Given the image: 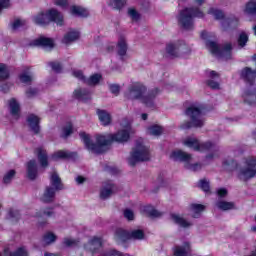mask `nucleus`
Returning <instances> with one entry per match:
<instances>
[{"label":"nucleus","instance_id":"obj_1","mask_svg":"<svg viewBox=\"0 0 256 256\" xmlns=\"http://www.w3.org/2000/svg\"><path fill=\"white\" fill-rule=\"evenodd\" d=\"M121 127L122 129L116 134L97 135V144L92 143L91 136L85 132L80 133V139H82L85 147L89 151H92V153H104L105 148L108 145H111V143H125V141L129 140V135L133 133V129H131V121L124 119L121 122Z\"/></svg>","mask_w":256,"mask_h":256},{"label":"nucleus","instance_id":"obj_2","mask_svg":"<svg viewBox=\"0 0 256 256\" xmlns=\"http://www.w3.org/2000/svg\"><path fill=\"white\" fill-rule=\"evenodd\" d=\"M145 86L141 83H134L132 86H130L127 97L128 99H140L146 107H153V101L155 100V97L157 95V90L155 92H146Z\"/></svg>","mask_w":256,"mask_h":256},{"label":"nucleus","instance_id":"obj_3","mask_svg":"<svg viewBox=\"0 0 256 256\" xmlns=\"http://www.w3.org/2000/svg\"><path fill=\"white\" fill-rule=\"evenodd\" d=\"M33 21L36 25H49V23L53 21V23H56L59 27H62L65 23L63 20V14L55 9H50L46 13H38L33 17Z\"/></svg>","mask_w":256,"mask_h":256},{"label":"nucleus","instance_id":"obj_4","mask_svg":"<svg viewBox=\"0 0 256 256\" xmlns=\"http://www.w3.org/2000/svg\"><path fill=\"white\" fill-rule=\"evenodd\" d=\"M186 115L190 117L191 122L182 124V129H191V127H203L205 123V118H203V113L201 112V106L198 104H192L186 110Z\"/></svg>","mask_w":256,"mask_h":256},{"label":"nucleus","instance_id":"obj_5","mask_svg":"<svg viewBox=\"0 0 256 256\" xmlns=\"http://www.w3.org/2000/svg\"><path fill=\"white\" fill-rule=\"evenodd\" d=\"M193 17L201 19L203 12L199 8L184 9L178 16V22L184 29H191L193 27Z\"/></svg>","mask_w":256,"mask_h":256},{"label":"nucleus","instance_id":"obj_6","mask_svg":"<svg viewBox=\"0 0 256 256\" xmlns=\"http://www.w3.org/2000/svg\"><path fill=\"white\" fill-rule=\"evenodd\" d=\"M150 157L149 148L145 147L143 143H137L128 158V163L132 166L137 165L139 161H149Z\"/></svg>","mask_w":256,"mask_h":256},{"label":"nucleus","instance_id":"obj_7","mask_svg":"<svg viewBox=\"0 0 256 256\" xmlns=\"http://www.w3.org/2000/svg\"><path fill=\"white\" fill-rule=\"evenodd\" d=\"M256 158L248 157L244 163V167L238 170L239 179L242 181H247V179H251V177H255L256 175Z\"/></svg>","mask_w":256,"mask_h":256},{"label":"nucleus","instance_id":"obj_8","mask_svg":"<svg viewBox=\"0 0 256 256\" xmlns=\"http://www.w3.org/2000/svg\"><path fill=\"white\" fill-rule=\"evenodd\" d=\"M187 53H191V50L187 45L181 44V42H170L166 45V55L168 57H185Z\"/></svg>","mask_w":256,"mask_h":256},{"label":"nucleus","instance_id":"obj_9","mask_svg":"<svg viewBox=\"0 0 256 256\" xmlns=\"http://www.w3.org/2000/svg\"><path fill=\"white\" fill-rule=\"evenodd\" d=\"M170 159H173V161H182L183 163H186L187 169H190L191 171H199V169H201V164H191V155L183 152L182 150L172 151L170 154Z\"/></svg>","mask_w":256,"mask_h":256},{"label":"nucleus","instance_id":"obj_10","mask_svg":"<svg viewBox=\"0 0 256 256\" xmlns=\"http://www.w3.org/2000/svg\"><path fill=\"white\" fill-rule=\"evenodd\" d=\"M183 145L189 147V149H193L194 151H216L215 145L211 142L200 143L199 140L194 137L184 139Z\"/></svg>","mask_w":256,"mask_h":256},{"label":"nucleus","instance_id":"obj_11","mask_svg":"<svg viewBox=\"0 0 256 256\" xmlns=\"http://www.w3.org/2000/svg\"><path fill=\"white\" fill-rule=\"evenodd\" d=\"M206 46L209 51H211L212 55H215L216 57H226V59L231 57V44H226L224 47H221L215 42L206 41Z\"/></svg>","mask_w":256,"mask_h":256},{"label":"nucleus","instance_id":"obj_12","mask_svg":"<svg viewBox=\"0 0 256 256\" xmlns=\"http://www.w3.org/2000/svg\"><path fill=\"white\" fill-rule=\"evenodd\" d=\"M116 237L117 239H120V241H127V239H143V237H145V234L142 230H134L129 233L128 231L119 229L116 232Z\"/></svg>","mask_w":256,"mask_h":256},{"label":"nucleus","instance_id":"obj_13","mask_svg":"<svg viewBox=\"0 0 256 256\" xmlns=\"http://www.w3.org/2000/svg\"><path fill=\"white\" fill-rule=\"evenodd\" d=\"M73 75H74V77H76V79L83 81L87 85H97V83H99L101 81V74H94L89 79H85L83 72H81L79 70H74Z\"/></svg>","mask_w":256,"mask_h":256},{"label":"nucleus","instance_id":"obj_14","mask_svg":"<svg viewBox=\"0 0 256 256\" xmlns=\"http://www.w3.org/2000/svg\"><path fill=\"white\" fill-rule=\"evenodd\" d=\"M33 45L43 47L44 49H53L55 42L51 38L41 36L33 42Z\"/></svg>","mask_w":256,"mask_h":256},{"label":"nucleus","instance_id":"obj_15","mask_svg":"<svg viewBox=\"0 0 256 256\" xmlns=\"http://www.w3.org/2000/svg\"><path fill=\"white\" fill-rule=\"evenodd\" d=\"M191 255V246L189 243H184L183 246H176L174 248V256H189Z\"/></svg>","mask_w":256,"mask_h":256},{"label":"nucleus","instance_id":"obj_16","mask_svg":"<svg viewBox=\"0 0 256 256\" xmlns=\"http://www.w3.org/2000/svg\"><path fill=\"white\" fill-rule=\"evenodd\" d=\"M70 13L71 15H74L75 17H88L89 16V10L86 8H83L81 6H71L70 7Z\"/></svg>","mask_w":256,"mask_h":256},{"label":"nucleus","instance_id":"obj_17","mask_svg":"<svg viewBox=\"0 0 256 256\" xmlns=\"http://www.w3.org/2000/svg\"><path fill=\"white\" fill-rule=\"evenodd\" d=\"M27 177L32 180L37 178V162L35 160H31L27 164Z\"/></svg>","mask_w":256,"mask_h":256},{"label":"nucleus","instance_id":"obj_18","mask_svg":"<svg viewBox=\"0 0 256 256\" xmlns=\"http://www.w3.org/2000/svg\"><path fill=\"white\" fill-rule=\"evenodd\" d=\"M115 191V186L112 182H108L103 186V189L101 190L100 197L102 199H107L108 197H111L113 195V192Z\"/></svg>","mask_w":256,"mask_h":256},{"label":"nucleus","instance_id":"obj_19","mask_svg":"<svg viewBox=\"0 0 256 256\" xmlns=\"http://www.w3.org/2000/svg\"><path fill=\"white\" fill-rule=\"evenodd\" d=\"M74 97L79 101H84V103H86V101L91 99V92L85 89H78L74 91Z\"/></svg>","mask_w":256,"mask_h":256},{"label":"nucleus","instance_id":"obj_20","mask_svg":"<svg viewBox=\"0 0 256 256\" xmlns=\"http://www.w3.org/2000/svg\"><path fill=\"white\" fill-rule=\"evenodd\" d=\"M171 219L176 225H179L180 227H191L193 225V222H189L185 220L183 217L179 216L178 214H171Z\"/></svg>","mask_w":256,"mask_h":256},{"label":"nucleus","instance_id":"obj_21","mask_svg":"<svg viewBox=\"0 0 256 256\" xmlns=\"http://www.w3.org/2000/svg\"><path fill=\"white\" fill-rule=\"evenodd\" d=\"M28 125L33 131V133H38L39 132V117L31 114L28 116Z\"/></svg>","mask_w":256,"mask_h":256},{"label":"nucleus","instance_id":"obj_22","mask_svg":"<svg viewBox=\"0 0 256 256\" xmlns=\"http://www.w3.org/2000/svg\"><path fill=\"white\" fill-rule=\"evenodd\" d=\"M242 99H244V103H248V105H253L256 103V91L247 90L243 93Z\"/></svg>","mask_w":256,"mask_h":256},{"label":"nucleus","instance_id":"obj_23","mask_svg":"<svg viewBox=\"0 0 256 256\" xmlns=\"http://www.w3.org/2000/svg\"><path fill=\"white\" fill-rule=\"evenodd\" d=\"M79 39V31L70 30L66 35H64L63 43L69 45V43H73V41H77Z\"/></svg>","mask_w":256,"mask_h":256},{"label":"nucleus","instance_id":"obj_24","mask_svg":"<svg viewBox=\"0 0 256 256\" xmlns=\"http://www.w3.org/2000/svg\"><path fill=\"white\" fill-rule=\"evenodd\" d=\"M205 211V206L201 204H192L190 206V213L194 219H197V217H201V213Z\"/></svg>","mask_w":256,"mask_h":256},{"label":"nucleus","instance_id":"obj_25","mask_svg":"<svg viewBox=\"0 0 256 256\" xmlns=\"http://www.w3.org/2000/svg\"><path fill=\"white\" fill-rule=\"evenodd\" d=\"M103 245V241L101 238L94 237L86 246V249H89L90 251H97V249H101V246Z\"/></svg>","mask_w":256,"mask_h":256},{"label":"nucleus","instance_id":"obj_26","mask_svg":"<svg viewBox=\"0 0 256 256\" xmlns=\"http://www.w3.org/2000/svg\"><path fill=\"white\" fill-rule=\"evenodd\" d=\"M117 51L120 57H125L127 53V41L124 37H120L117 44Z\"/></svg>","mask_w":256,"mask_h":256},{"label":"nucleus","instance_id":"obj_27","mask_svg":"<svg viewBox=\"0 0 256 256\" xmlns=\"http://www.w3.org/2000/svg\"><path fill=\"white\" fill-rule=\"evenodd\" d=\"M209 77L211 80L208 81V87H211V89H219V82H217L219 74L215 71H209Z\"/></svg>","mask_w":256,"mask_h":256},{"label":"nucleus","instance_id":"obj_28","mask_svg":"<svg viewBox=\"0 0 256 256\" xmlns=\"http://www.w3.org/2000/svg\"><path fill=\"white\" fill-rule=\"evenodd\" d=\"M241 77L244 81L251 82L256 77V71L251 70V68H244L241 72Z\"/></svg>","mask_w":256,"mask_h":256},{"label":"nucleus","instance_id":"obj_29","mask_svg":"<svg viewBox=\"0 0 256 256\" xmlns=\"http://www.w3.org/2000/svg\"><path fill=\"white\" fill-rule=\"evenodd\" d=\"M97 114L102 125H109L111 123V115L107 111L98 110Z\"/></svg>","mask_w":256,"mask_h":256},{"label":"nucleus","instance_id":"obj_30","mask_svg":"<svg viewBox=\"0 0 256 256\" xmlns=\"http://www.w3.org/2000/svg\"><path fill=\"white\" fill-rule=\"evenodd\" d=\"M55 199V189L54 188H46L43 196L42 201L44 203H51Z\"/></svg>","mask_w":256,"mask_h":256},{"label":"nucleus","instance_id":"obj_31","mask_svg":"<svg viewBox=\"0 0 256 256\" xmlns=\"http://www.w3.org/2000/svg\"><path fill=\"white\" fill-rule=\"evenodd\" d=\"M36 153L38 155V159L40 161L41 167H47L48 162H47V152L43 148H38L36 150Z\"/></svg>","mask_w":256,"mask_h":256},{"label":"nucleus","instance_id":"obj_32","mask_svg":"<svg viewBox=\"0 0 256 256\" xmlns=\"http://www.w3.org/2000/svg\"><path fill=\"white\" fill-rule=\"evenodd\" d=\"M141 211H143V213H146V215H148L149 217H159L161 215V213L155 210V208H153V206L151 205L142 206Z\"/></svg>","mask_w":256,"mask_h":256},{"label":"nucleus","instance_id":"obj_33","mask_svg":"<svg viewBox=\"0 0 256 256\" xmlns=\"http://www.w3.org/2000/svg\"><path fill=\"white\" fill-rule=\"evenodd\" d=\"M9 109H10V113L14 117L19 116V103L17 102V100H15V98H12L9 100Z\"/></svg>","mask_w":256,"mask_h":256},{"label":"nucleus","instance_id":"obj_34","mask_svg":"<svg viewBox=\"0 0 256 256\" xmlns=\"http://www.w3.org/2000/svg\"><path fill=\"white\" fill-rule=\"evenodd\" d=\"M51 185L56 191L63 189V184H61V178H59V175H57V173L55 172L51 175Z\"/></svg>","mask_w":256,"mask_h":256},{"label":"nucleus","instance_id":"obj_35","mask_svg":"<svg viewBox=\"0 0 256 256\" xmlns=\"http://www.w3.org/2000/svg\"><path fill=\"white\" fill-rule=\"evenodd\" d=\"M4 255L5 256H27V250L25 247L18 248V250L15 253H11L9 248L4 249Z\"/></svg>","mask_w":256,"mask_h":256},{"label":"nucleus","instance_id":"obj_36","mask_svg":"<svg viewBox=\"0 0 256 256\" xmlns=\"http://www.w3.org/2000/svg\"><path fill=\"white\" fill-rule=\"evenodd\" d=\"M248 15H256V0H250L244 9Z\"/></svg>","mask_w":256,"mask_h":256},{"label":"nucleus","instance_id":"obj_37","mask_svg":"<svg viewBox=\"0 0 256 256\" xmlns=\"http://www.w3.org/2000/svg\"><path fill=\"white\" fill-rule=\"evenodd\" d=\"M69 157H71V153L59 150L53 154L52 159L54 161H59V159H69Z\"/></svg>","mask_w":256,"mask_h":256},{"label":"nucleus","instance_id":"obj_38","mask_svg":"<svg viewBox=\"0 0 256 256\" xmlns=\"http://www.w3.org/2000/svg\"><path fill=\"white\" fill-rule=\"evenodd\" d=\"M216 205L218 209H221L222 211H229L231 209H235V204L232 202L219 201Z\"/></svg>","mask_w":256,"mask_h":256},{"label":"nucleus","instance_id":"obj_39","mask_svg":"<svg viewBox=\"0 0 256 256\" xmlns=\"http://www.w3.org/2000/svg\"><path fill=\"white\" fill-rule=\"evenodd\" d=\"M20 81H21V83H31V81H33V75H31V72L29 71V68H27L20 75Z\"/></svg>","mask_w":256,"mask_h":256},{"label":"nucleus","instance_id":"obj_40","mask_svg":"<svg viewBox=\"0 0 256 256\" xmlns=\"http://www.w3.org/2000/svg\"><path fill=\"white\" fill-rule=\"evenodd\" d=\"M149 135H154L155 137L161 135L163 133V127L159 125H152L148 128Z\"/></svg>","mask_w":256,"mask_h":256},{"label":"nucleus","instance_id":"obj_41","mask_svg":"<svg viewBox=\"0 0 256 256\" xmlns=\"http://www.w3.org/2000/svg\"><path fill=\"white\" fill-rule=\"evenodd\" d=\"M56 239H57V236H55V234H53L52 232H47L43 237V242L46 245H49L53 243Z\"/></svg>","mask_w":256,"mask_h":256},{"label":"nucleus","instance_id":"obj_42","mask_svg":"<svg viewBox=\"0 0 256 256\" xmlns=\"http://www.w3.org/2000/svg\"><path fill=\"white\" fill-rule=\"evenodd\" d=\"M9 77V68L5 64H0V81Z\"/></svg>","mask_w":256,"mask_h":256},{"label":"nucleus","instance_id":"obj_43","mask_svg":"<svg viewBox=\"0 0 256 256\" xmlns=\"http://www.w3.org/2000/svg\"><path fill=\"white\" fill-rule=\"evenodd\" d=\"M209 15H213V17H215V19H223L225 17V14H223V12L221 10L215 9V8H211L208 11Z\"/></svg>","mask_w":256,"mask_h":256},{"label":"nucleus","instance_id":"obj_44","mask_svg":"<svg viewBox=\"0 0 256 256\" xmlns=\"http://www.w3.org/2000/svg\"><path fill=\"white\" fill-rule=\"evenodd\" d=\"M249 41V36L245 32H242L238 38V45L240 47H245V44Z\"/></svg>","mask_w":256,"mask_h":256},{"label":"nucleus","instance_id":"obj_45","mask_svg":"<svg viewBox=\"0 0 256 256\" xmlns=\"http://www.w3.org/2000/svg\"><path fill=\"white\" fill-rule=\"evenodd\" d=\"M126 0H110V5L114 7V9H121L124 7Z\"/></svg>","mask_w":256,"mask_h":256},{"label":"nucleus","instance_id":"obj_46","mask_svg":"<svg viewBox=\"0 0 256 256\" xmlns=\"http://www.w3.org/2000/svg\"><path fill=\"white\" fill-rule=\"evenodd\" d=\"M128 15L131 17L132 21H139L140 15L139 12L135 10V8H130L128 10Z\"/></svg>","mask_w":256,"mask_h":256},{"label":"nucleus","instance_id":"obj_47","mask_svg":"<svg viewBox=\"0 0 256 256\" xmlns=\"http://www.w3.org/2000/svg\"><path fill=\"white\" fill-rule=\"evenodd\" d=\"M72 133H73V125L71 123H68L63 128L62 137H69V135Z\"/></svg>","mask_w":256,"mask_h":256},{"label":"nucleus","instance_id":"obj_48","mask_svg":"<svg viewBox=\"0 0 256 256\" xmlns=\"http://www.w3.org/2000/svg\"><path fill=\"white\" fill-rule=\"evenodd\" d=\"M199 187L205 193H209V182L206 179L200 180Z\"/></svg>","mask_w":256,"mask_h":256},{"label":"nucleus","instance_id":"obj_49","mask_svg":"<svg viewBox=\"0 0 256 256\" xmlns=\"http://www.w3.org/2000/svg\"><path fill=\"white\" fill-rule=\"evenodd\" d=\"M23 25H25V20L16 19V20L12 23V29H13L14 31H17V29H20V27H23Z\"/></svg>","mask_w":256,"mask_h":256},{"label":"nucleus","instance_id":"obj_50","mask_svg":"<svg viewBox=\"0 0 256 256\" xmlns=\"http://www.w3.org/2000/svg\"><path fill=\"white\" fill-rule=\"evenodd\" d=\"M223 25H229V27H233L237 25V18H227L223 21Z\"/></svg>","mask_w":256,"mask_h":256},{"label":"nucleus","instance_id":"obj_51","mask_svg":"<svg viewBox=\"0 0 256 256\" xmlns=\"http://www.w3.org/2000/svg\"><path fill=\"white\" fill-rule=\"evenodd\" d=\"M15 177V170H10L5 176H4V183H10L11 179Z\"/></svg>","mask_w":256,"mask_h":256},{"label":"nucleus","instance_id":"obj_52","mask_svg":"<svg viewBox=\"0 0 256 256\" xmlns=\"http://www.w3.org/2000/svg\"><path fill=\"white\" fill-rule=\"evenodd\" d=\"M124 217L125 219H128V221H133V219H135V214L131 210L126 209L124 210Z\"/></svg>","mask_w":256,"mask_h":256},{"label":"nucleus","instance_id":"obj_53","mask_svg":"<svg viewBox=\"0 0 256 256\" xmlns=\"http://www.w3.org/2000/svg\"><path fill=\"white\" fill-rule=\"evenodd\" d=\"M54 5H57L58 7H61L62 9H66L68 2H67V0H54Z\"/></svg>","mask_w":256,"mask_h":256},{"label":"nucleus","instance_id":"obj_54","mask_svg":"<svg viewBox=\"0 0 256 256\" xmlns=\"http://www.w3.org/2000/svg\"><path fill=\"white\" fill-rule=\"evenodd\" d=\"M50 66L52 67V71H55V73L61 72V64L58 62H50Z\"/></svg>","mask_w":256,"mask_h":256},{"label":"nucleus","instance_id":"obj_55","mask_svg":"<svg viewBox=\"0 0 256 256\" xmlns=\"http://www.w3.org/2000/svg\"><path fill=\"white\" fill-rule=\"evenodd\" d=\"M64 245H65L66 247H75V245H77V241H75V240H73V239H71V238H66V239L64 240Z\"/></svg>","mask_w":256,"mask_h":256},{"label":"nucleus","instance_id":"obj_56","mask_svg":"<svg viewBox=\"0 0 256 256\" xmlns=\"http://www.w3.org/2000/svg\"><path fill=\"white\" fill-rule=\"evenodd\" d=\"M101 256H127V255H123V253L112 250L106 254H102Z\"/></svg>","mask_w":256,"mask_h":256},{"label":"nucleus","instance_id":"obj_57","mask_svg":"<svg viewBox=\"0 0 256 256\" xmlns=\"http://www.w3.org/2000/svg\"><path fill=\"white\" fill-rule=\"evenodd\" d=\"M9 5H11L10 0H0V11L2 9H7V7H9Z\"/></svg>","mask_w":256,"mask_h":256},{"label":"nucleus","instance_id":"obj_58","mask_svg":"<svg viewBox=\"0 0 256 256\" xmlns=\"http://www.w3.org/2000/svg\"><path fill=\"white\" fill-rule=\"evenodd\" d=\"M9 218L10 219H19V211L17 210H10L9 211Z\"/></svg>","mask_w":256,"mask_h":256},{"label":"nucleus","instance_id":"obj_59","mask_svg":"<svg viewBox=\"0 0 256 256\" xmlns=\"http://www.w3.org/2000/svg\"><path fill=\"white\" fill-rule=\"evenodd\" d=\"M53 211L52 210H45L43 214H36V217H52Z\"/></svg>","mask_w":256,"mask_h":256},{"label":"nucleus","instance_id":"obj_60","mask_svg":"<svg viewBox=\"0 0 256 256\" xmlns=\"http://www.w3.org/2000/svg\"><path fill=\"white\" fill-rule=\"evenodd\" d=\"M110 91L114 95H117L119 93V91H120L119 85H116V84L110 85Z\"/></svg>","mask_w":256,"mask_h":256},{"label":"nucleus","instance_id":"obj_61","mask_svg":"<svg viewBox=\"0 0 256 256\" xmlns=\"http://www.w3.org/2000/svg\"><path fill=\"white\" fill-rule=\"evenodd\" d=\"M218 197H225L227 195V189L221 188L217 191Z\"/></svg>","mask_w":256,"mask_h":256},{"label":"nucleus","instance_id":"obj_62","mask_svg":"<svg viewBox=\"0 0 256 256\" xmlns=\"http://www.w3.org/2000/svg\"><path fill=\"white\" fill-rule=\"evenodd\" d=\"M224 167H231L230 171H233V167H235V162H233V161H226V162H224Z\"/></svg>","mask_w":256,"mask_h":256},{"label":"nucleus","instance_id":"obj_63","mask_svg":"<svg viewBox=\"0 0 256 256\" xmlns=\"http://www.w3.org/2000/svg\"><path fill=\"white\" fill-rule=\"evenodd\" d=\"M211 37V34H209V32H202L201 33V38L202 39H209Z\"/></svg>","mask_w":256,"mask_h":256},{"label":"nucleus","instance_id":"obj_64","mask_svg":"<svg viewBox=\"0 0 256 256\" xmlns=\"http://www.w3.org/2000/svg\"><path fill=\"white\" fill-rule=\"evenodd\" d=\"M85 181V177L83 176H78L76 178V182L78 183V185H81V183H83Z\"/></svg>","mask_w":256,"mask_h":256}]
</instances>
